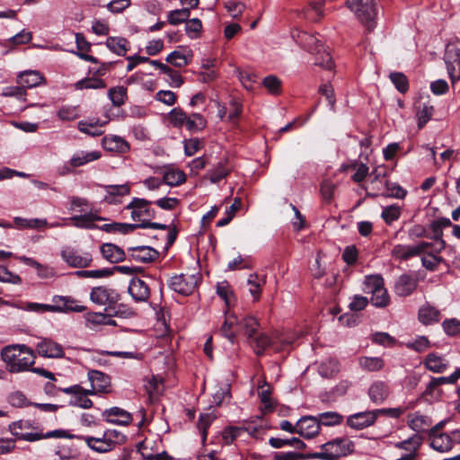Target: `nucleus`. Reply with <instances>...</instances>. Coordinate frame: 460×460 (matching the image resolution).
Masks as SVG:
<instances>
[{
  "label": "nucleus",
  "instance_id": "44",
  "mask_svg": "<svg viewBox=\"0 0 460 460\" xmlns=\"http://www.w3.org/2000/svg\"><path fill=\"white\" fill-rule=\"evenodd\" d=\"M13 224L19 229H34L45 226L47 225V221L45 219H27L20 217H15L13 218Z\"/></svg>",
  "mask_w": 460,
  "mask_h": 460
},
{
  "label": "nucleus",
  "instance_id": "22",
  "mask_svg": "<svg viewBox=\"0 0 460 460\" xmlns=\"http://www.w3.org/2000/svg\"><path fill=\"white\" fill-rule=\"evenodd\" d=\"M102 147L109 152L125 154L129 151V144L118 136H106L102 141Z\"/></svg>",
  "mask_w": 460,
  "mask_h": 460
},
{
  "label": "nucleus",
  "instance_id": "23",
  "mask_svg": "<svg viewBox=\"0 0 460 460\" xmlns=\"http://www.w3.org/2000/svg\"><path fill=\"white\" fill-rule=\"evenodd\" d=\"M107 422L119 425H128L132 421V416L128 411L119 407L105 410L102 413Z\"/></svg>",
  "mask_w": 460,
  "mask_h": 460
},
{
  "label": "nucleus",
  "instance_id": "54",
  "mask_svg": "<svg viewBox=\"0 0 460 460\" xmlns=\"http://www.w3.org/2000/svg\"><path fill=\"white\" fill-rule=\"evenodd\" d=\"M364 291L374 294L377 289L384 287V279L380 275L367 276L364 281Z\"/></svg>",
  "mask_w": 460,
  "mask_h": 460
},
{
  "label": "nucleus",
  "instance_id": "7",
  "mask_svg": "<svg viewBox=\"0 0 460 460\" xmlns=\"http://www.w3.org/2000/svg\"><path fill=\"white\" fill-rule=\"evenodd\" d=\"M202 277L199 273L195 274H176L171 277L168 281V287L174 292L182 295L190 296L198 286L201 283Z\"/></svg>",
  "mask_w": 460,
  "mask_h": 460
},
{
  "label": "nucleus",
  "instance_id": "37",
  "mask_svg": "<svg viewBox=\"0 0 460 460\" xmlns=\"http://www.w3.org/2000/svg\"><path fill=\"white\" fill-rule=\"evenodd\" d=\"M417 109V119H418V128H422L428 121L431 119L434 114V107L430 105L429 102L419 103L416 106Z\"/></svg>",
  "mask_w": 460,
  "mask_h": 460
},
{
  "label": "nucleus",
  "instance_id": "57",
  "mask_svg": "<svg viewBox=\"0 0 460 460\" xmlns=\"http://www.w3.org/2000/svg\"><path fill=\"white\" fill-rule=\"evenodd\" d=\"M422 438L419 435H414L408 439L398 442L395 447L400 449H404L417 453V450L421 445Z\"/></svg>",
  "mask_w": 460,
  "mask_h": 460
},
{
  "label": "nucleus",
  "instance_id": "34",
  "mask_svg": "<svg viewBox=\"0 0 460 460\" xmlns=\"http://www.w3.org/2000/svg\"><path fill=\"white\" fill-rule=\"evenodd\" d=\"M43 76L37 71H24L19 75L18 83L24 88H33L40 85Z\"/></svg>",
  "mask_w": 460,
  "mask_h": 460
},
{
  "label": "nucleus",
  "instance_id": "19",
  "mask_svg": "<svg viewBox=\"0 0 460 460\" xmlns=\"http://www.w3.org/2000/svg\"><path fill=\"white\" fill-rule=\"evenodd\" d=\"M38 353L44 358H63L64 350L60 344L45 339L37 345Z\"/></svg>",
  "mask_w": 460,
  "mask_h": 460
},
{
  "label": "nucleus",
  "instance_id": "46",
  "mask_svg": "<svg viewBox=\"0 0 460 460\" xmlns=\"http://www.w3.org/2000/svg\"><path fill=\"white\" fill-rule=\"evenodd\" d=\"M425 366L428 369L435 373H442L447 368L443 358L435 353H429L425 359Z\"/></svg>",
  "mask_w": 460,
  "mask_h": 460
},
{
  "label": "nucleus",
  "instance_id": "62",
  "mask_svg": "<svg viewBox=\"0 0 460 460\" xmlns=\"http://www.w3.org/2000/svg\"><path fill=\"white\" fill-rule=\"evenodd\" d=\"M165 61L167 63H170L172 66H174L176 67H180V68L184 67L189 64V60H188L187 57L183 53H181L178 50H174V51L171 52L166 57Z\"/></svg>",
  "mask_w": 460,
  "mask_h": 460
},
{
  "label": "nucleus",
  "instance_id": "60",
  "mask_svg": "<svg viewBox=\"0 0 460 460\" xmlns=\"http://www.w3.org/2000/svg\"><path fill=\"white\" fill-rule=\"evenodd\" d=\"M371 303L376 307H385L389 304V295L385 286L372 294Z\"/></svg>",
  "mask_w": 460,
  "mask_h": 460
},
{
  "label": "nucleus",
  "instance_id": "43",
  "mask_svg": "<svg viewBox=\"0 0 460 460\" xmlns=\"http://www.w3.org/2000/svg\"><path fill=\"white\" fill-rule=\"evenodd\" d=\"M106 87V83L104 80L98 78L93 75V77H86L82 80H79L75 83V88L76 90L83 89H103Z\"/></svg>",
  "mask_w": 460,
  "mask_h": 460
},
{
  "label": "nucleus",
  "instance_id": "28",
  "mask_svg": "<svg viewBox=\"0 0 460 460\" xmlns=\"http://www.w3.org/2000/svg\"><path fill=\"white\" fill-rule=\"evenodd\" d=\"M228 159L219 161L214 168L208 171V177L212 183H218L226 179L231 172V168L227 166Z\"/></svg>",
  "mask_w": 460,
  "mask_h": 460
},
{
  "label": "nucleus",
  "instance_id": "47",
  "mask_svg": "<svg viewBox=\"0 0 460 460\" xmlns=\"http://www.w3.org/2000/svg\"><path fill=\"white\" fill-rule=\"evenodd\" d=\"M190 11L189 8L176 9L168 13L167 21L172 25H178L186 22L190 18Z\"/></svg>",
  "mask_w": 460,
  "mask_h": 460
},
{
  "label": "nucleus",
  "instance_id": "35",
  "mask_svg": "<svg viewBox=\"0 0 460 460\" xmlns=\"http://www.w3.org/2000/svg\"><path fill=\"white\" fill-rule=\"evenodd\" d=\"M107 122H101L99 119H96L94 121H85V120H80L78 122V130L85 133L92 137H97L103 134V130L102 128L106 124Z\"/></svg>",
  "mask_w": 460,
  "mask_h": 460
},
{
  "label": "nucleus",
  "instance_id": "27",
  "mask_svg": "<svg viewBox=\"0 0 460 460\" xmlns=\"http://www.w3.org/2000/svg\"><path fill=\"white\" fill-rule=\"evenodd\" d=\"M103 188L107 193L104 199L110 204L119 203V200L117 199V197L128 195L131 190L129 183L120 185H105Z\"/></svg>",
  "mask_w": 460,
  "mask_h": 460
},
{
  "label": "nucleus",
  "instance_id": "42",
  "mask_svg": "<svg viewBox=\"0 0 460 460\" xmlns=\"http://www.w3.org/2000/svg\"><path fill=\"white\" fill-rule=\"evenodd\" d=\"M163 181L169 186H179L186 181V175L181 170H168L164 173Z\"/></svg>",
  "mask_w": 460,
  "mask_h": 460
},
{
  "label": "nucleus",
  "instance_id": "5",
  "mask_svg": "<svg viewBox=\"0 0 460 460\" xmlns=\"http://www.w3.org/2000/svg\"><path fill=\"white\" fill-rule=\"evenodd\" d=\"M75 301L69 296H54L52 298V305L47 304H40L33 302H27L23 307L26 311L35 312V313H45V312H84L85 310V306L84 305H75L73 306Z\"/></svg>",
  "mask_w": 460,
  "mask_h": 460
},
{
  "label": "nucleus",
  "instance_id": "59",
  "mask_svg": "<svg viewBox=\"0 0 460 460\" xmlns=\"http://www.w3.org/2000/svg\"><path fill=\"white\" fill-rule=\"evenodd\" d=\"M314 65L319 66L324 69L332 70L334 67L333 60L329 52L326 51L325 48L322 49L320 54H315Z\"/></svg>",
  "mask_w": 460,
  "mask_h": 460
},
{
  "label": "nucleus",
  "instance_id": "8",
  "mask_svg": "<svg viewBox=\"0 0 460 460\" xmlns=\"http://www.w3.org/2000/svg\"><path fill=\"white\" fill-rule=\"evenodd\" d=\"M90 298L97 305H107L106 310L109 311L113 305L119 302L121 296L116 289L106 286H100L93 288Z\"/></svg>",
  "mask_w": 460,
  "mask_h": 460
},
{
  "label": "nucleus",
  "instance_id": "39",
  "mask_svg": "<svg viewBox=\"0 0 460 460\" xmlns=\"http://www.w3.org/2000/svg\"><path fill=\"white\" fill-rule=\"evenodd\" d=\"M320 426L334 427L343 422L344 417L337 411H325L317 415Z\"/></svg>",
  "mask_w": 460,
  "mask_h": 460
},
{
  "label": "nucleus",
  "instance_id": "9",
  "mask_svg": "<svg viewBox=\"0 0 460 460\" xmlns=\"http://www.w3.org/2000/svg\"><path fill=\"white\" fill-rule=\"evenodd\" d=\"M153 201L142 198H133L125 207V209L131 210V218L134 221L142 222L141 218L146 217L149 219L155 217V209L151 208Z\"/></svg>",
  "mask_w": 460,
  "mask_h": 460
},
{
  "label": "nucleus",
  "instance_id": "21",
  "mask_svg": "<svg viewBox=\"0 0 460 460\" xmlns=\"http://www.w3.org/2000/svg\"><path fill=\"white\" fill-rule=\"evenodd\" d=\"M100 251L102 257L111 263H119L126 260L124 250L112 243L102 244Z\"/></svg>",
  "mask_w": 460,
  "mask_h": 460
},
{
  "label": "nucleus",
  "instance_id": "56",
  "mask_svg": "<svg viewBox=\"0 0 460 460\" xmlns=\"http://www.w3.org/2000/svg\"><path fill=\"white\" fill-rule=\"evenodd\" d=\"M187 116V113L181 108L177 107L169 112L168 119L174 128H180L184 125Z\"/></svg>",
  "mask_w": 460,
  "mask_h": 460
},
{
  "label": "nucleus",
  "instance_id": "24",
  "mask_svg": "<svg viewBox=\"0 0 460 460\" xmlns=\"http://www.w3.org/2000/svg\"><path fill=\"white\" fill-rule=\"evenodd\" d=\"M297 41L303 49L311 54H320L323 49L321 40L315 35L307 32L298 33Z\"/></svg>",
  "mask_w": 460,
  "mask_h": 460
},
{
  "label": "nucleus",
  "instance_id": "18",
  "mask_svg": "<svg viewBox=\"0 0 460 460\" xmlns=\"http://www.w3.org/2000/svg\"><path fill=\"white\" fill-rule=\"evenodd\" d=\"M390 389L384 381H376L368 388V396L370 401L376 404H382L389 396Z\"/></svg>",
  "mask_w": 460,
  "mask_h": 460
},
{
  "label": "nucleus",
  "instance_id": "38",
  "mask_svg": "<svg viewBox=\"0 0 460 460\" xmlns=\"http://www.w3.org/2000/svg\"><path fill=\"white\" fill-rule=\"evenodd\" d=\"M19 259L21 261L24 262L26 265L34 267L37 270L38 276L41 279H49L55 275L54 270L52 268L44 266L32 258L22 256Z\"/></svg>",
  "mask_w": 460,
  "mask_h": 460
},
{
  "label": "nucleus",
  "instance_id": "13",
  "mask_svg": "<svg viewBox=\"0 0 460 460\" xmlns=\"http://www.w3.org/2000/svg\"><path fill=\"white\" fill-rule=\"evenodd\" d=\"M128 251L131 252L132 260L142 263L154 262L159 257L157 250L147 245L129 246Z\"/></svg>",
  "mask_w": 460,
  "mask_h": 460
},
{
  "label": "nucleus",
  "instance_id": "49",
  "mask_svg": "<svg viewBox=\"0 0 460 460\" xmlns=\"http://www.w3.org/2000/svg\"><path fill=\"white\" fill-rule=\"evenodd\" d=\"M340 370L339 362L336 359H329L322 362L319 367V374L324 378L333 377Z\"/></svg>",
  "mask_w": 460,
  "mask_h": 460
},
{
  "label": "nucleus",
  "instance_id": "26",
  "mask_svg": "<svg viewBox=\"0 0 460 460\" xmlns=\"http://www.w3.org/2000/svg\"><path fill=\"white\" fill-rule=\"evenodd\" d=\"M440 316L439 310L428 303L421 305L418 312L419 321L425 325L439 322Z\"/></svg>",
  "mask_w": 460,
  "mask_h": 460
},
{
  "label": "nucleus",
  "instance_id": "1",
  "mask_svg": "<svg viewBox=\"0 0 460 460\" xmlns=\"http://www.w3.org/2000/svg\"><path fill=\"white\" fill-rule=\"evenodd\" d=\"M452 226L450 219L441 217L431 222L433 243L421 241L416 245L396 244L394 246L391 254L395 260L408 261L412 257L427 253L428 257H422L421 262L427 270H436L439 263V259L434 253H439L446 246L442 239L443 229Z\"/></svg>",
  "mask_w": 460,
  "mask_h": 460
},
{
  "label": "nucleus",
  "instance_id": "33",
  "mask_svg": "<svg viewBox=\"0 0 460 460\" xmlns=\"http://www.w3.org/2000/svg\"><path fill=\"white\" fill-rule=\"evenodd\" d=\"M430 424V419L419 412L408 416V425L414 431L425 432L429 429Z\"/></svg>",
  "mask_w": 460,
  "mask_h": 460
},
{
  "label": "nucleus",
  "instance_id": "25",
  "mask_svg": "<svg viewBox=\"0 0 460 460\" xmlns=\"http://www.w3.org/2000/svg\"><path fill=\"white\" fill-rule=\"evenodd\" d=\"M70 220L77 228L97 229L98 226L95 224V221H102L104 218L90 212L84 215L73 216Z\"/></svg>",
  "mask_w": 460,
  "mask_h": 460
},
{
  "label": "nucleus",
  "instance_id": "51",
  "mask_svg": "<svg viewBox=\"0 0 460 460\" xmlns=\"http://www.w3.org/2000/svg\"><path fill=\"white\" fill-rule=\"evenodd\" d=\"M432 234L431 224L429 229L421 225H414L408 230V237L412 241L423 237L432 239Z\"/></svg>",
  "mask_w": 460,
  "mask_h": 460
},
{
  "label": "nucleus",
  "instance_id": "20",
  "mask_svg": "<svg viewBox=\"0 0 460 460\" xmlns=\"http://www.w3.org/2000/svg\"><path fill=\"white\" fill-rule=\"evenodd\" d=\"M438 430V426H436L430 430L431 447L438 452L450 450L454 445L452 438L446 433L437 434Z\"/></svg>",
  "mask_w": 460,
  "mask_h": 460
},
{
  "label": "nucleus",
  "instance_id": "53",
  "mask_svg": "<svg viewBox=\"0 0 460 460\" xmlns=\"http://www.w3.org/2000/svg\"><path fill=\"white\" fill-rule=\"evenodd\" d=\"M84 441L90 448L98 453H106L112 449V444L101 441V438L87 436L84 437Z\"/></svg>",
  "mask_w": 460,
  "mask_h": 460
},
{
  "label": "nucleus",
  "instance_id": "45",
  "mask_svg": "<svg viewBox=\"0 0 460 460\" xmlns=\"http://www.w3.org/2000/svg\"><path fill=\"white\" fill-rule=\"evenodd\" d=\"M389 79L396 88V90L404 94L409 90V80L407 76L402 72H392L389 75Z\"/></svg>",
  "mask_w": 460,
  "mask_h": 460
},
{
  "label": "nucleus",
  "instance_id": "64",
  "mask_svg": "<svg viewBox=\"0 0 460 460\" xmlns=\"http://www.w3.org/2000/svg\"><path fill=\"white\" fill-rule=\"evenodd\" d=\"M202 29V22L199 19L194 18L186 22L185 31L191 39L199 37Z\"/></svg>",
  "mask_w": 460,
  "mask_h": 460
},
{
  "label": "nucleus",
  "instance_id": "14",
  "mask_svg": "<svg viewBox=\"0 0 460 460\" xmlns=\"http://www.w3.org/2000/svg\"><path fill=\"white\" fill-rule=\"evenodd\" d=\"M128 292L137 303L146 302L150 296V288L148 285L144 280L137 277L131 279L128 288Z\"/></svg>",
  "mask_w": 460,
  "mask_h": 460
},
{
  "label": "nucleus",
  "instance_id": "17",
  "mask_svg": "<svg viewBox=\"0 0 460 460\" xmlns=\"http://www.w3.org/2000/svg\"><path fill=\"white\" fill-rule=\"evenodd\" d=\"M418 279L410 274H402L395 282L394 290L400 296H410L417 288Z\"/></svg>",
  "mask_w": 460,
  "mask_h": 460
},
{
  "label": "nucleus",
  "instance_id": "16",
  "mask_svg": "<svg viewBox=\"0 0 460 460\" xmlns=\"http://www.w3.org/2000/svg\"><path fill=\"white\" fill-rule=\"evenodd\" d=\"M88 379L93 387L97 389L100 394H109L111 392V376L99 370H89Z\"/></svg>",
  "mask_w": 460,
  "mask_h": 460
},
{
  "label": "nucleus",
  "instance_id": "4",
  "mask_svg": "<svg viewBox=\"0 0 460 460\" xmlns=\"http://www.w3.org/2000/svg\"><path fill=\"white\" fill-rule=\"evenodd\" d=\"M320 452H308V458L339 460L355 451V443L346 437L331 439L320 446Z\"/></svg>",
  "mask_w": 460,
  "mask_h": 460
},
{
  "label": "nucleus",
  "instance_id": "15",
  "mask_svg": "<svg viewBox=\"0 0 460 460\" xmlns=\"http://www.w3.org/2000/svg\"><path fill=\"white\" fill-rule=\"evenodd\" d=\"M61 255L64 261L74 268H87L93 261L92 254L89 252L79 254L74 250H64Z\"/></svg>",
  "mask_w": 460,
  "mask_h": 460
},
{
  "label": "nucleus",
  "instance_id": "48",
  "mask_svg": "<svg viewBox=\"0 0 460 460\" xmlns=\"http://www.w3.org/2000/svg\"><path fill=\"white\" fill-rule=\"evenodd\" d=\"M109 311L111 312L109 314L110 316H117L121 318H130L135 315L134 309L129 306L127 304L124 303H119L113 305Z\"/></svg>",
  "mask_w": 460,
  "mask_h": 460
},
{
  "label": "nucleus",
  "instance_id": "31",
  "mask_svg": "<svg viewBox=\"0 0 460 460\" xmlns=\"http://www.w3.org/2000/svg\"><path fill=\"white\" fill-rule=\"evenodd\" d=\"M97 229H100L109 234H128L134 232L137 229V224L111 222L109 224H104L101 226H98Z\"/></svg>",
  "mask_w": 460,
  "mask_h": 460
},
{
  "label": "nucleus",
  "instance_id": "11",
  "mask_svg": "<svg viewBox=\"0 0 460 460\" xmlns=\"http://www.w3.org/2000/svg\"><path fill=\"white\" fill-rule=\"evenodd\" d=\"M377 420L376 410L356 412L347 417L346 425L355 430L373 426Z\"/></svg>",
  "mask_w": 460,
  "mask_h": 460
},
{
  "label": "nucleus",
  "instance_id": "36",
  "mask_svg": "<svg viewBox=\"0 0 460 460\" xmlns=\"http://www.w3.org/2000/svg\"><path fill=\"white\" fill-rule=\"evenodd\" d=\"M183 126H185L189 131L196 133L206 128L207 120L200 113L193 112L187 116Z\"/></svg>",
  "mask_w": 460,
  "mask_h": 460
},
{
  "label": "nucleus",
  "instance_id": "12",
  "mask_svg": "<svg viewBox=\"0 0 460 460\" xmlns=\"http://www.w3.org/2000/svg\"><path fill=\"white\" fill-rule=\"evenodd\" d=\"M298 435L305 439L316 437L321 430L317 416L306 415L297 420Z\"/></svg>",
  "mask_w": 460,
  "mask_h": 460
},
{
  "label": "nucleus",
  "instance_id": "30",
  "mask_svg": "<svg viewBox=\"0 0 460 460\" xmlns=\"http://www.w3.org/2000/svg\"><path fill=\"white\" fill-rule=\"evenodd\" d=\"M75 43L79 50L76 54L81 59L93 64L99 63L97 58L88 55L86 53L91 50V43L85 39V37L82 33L75 34Z\"/></svg>",
  "mask_w": 460,
  "mask_h": 460
},
{
  "label": "nucleus",
  "instance_id": "50",
  "mask_svg": "<svg viewBox=\"0 0 460 460\" xmlns=\"http://www.w3.org/2000/svg\"><path fill=\"white\" fill-rule=\"evenodd\" d=\"M217 294L225 301L226 306L229 308L232 305V298H234V295L226 280L217 283Z\"/></svg>",
  "mask_w": 460,
  "mask_h": 460
},
{
  "label": "nucleus",
  "instance_id": "55",
  "mask_svg": "<svg viewBox=\"0 0 460 460\" xmlns=\"http://www.w3.org/2000/svg\"><path fill=\"white\" fill-rule=\"evenodd\" d=\"M58 117L64 121H71L80 117L78 106H63L58 111Z\"/></svg>",
  "mask_w": 460,
  "mask_h": 460
},
{
  "label": "nucleus",
  "instance_id": "29",
  "mask_svg": "<svg viewBox=\"0 0 460 460\" xmlns=\"http://www.w3.org/2000/svg\"><path fill=\"white\" fill-rule=\"evenodd\" d=\"M105 45L111 52L121 57H125L129 49V41L123 37L110 36L107 38Z\"/></svg>",
  "mask_w": 460,
  "mask_h": 460
},
{
  "label": "nucleus",
  "instance_id": "32",
  "mask_svg": "<svg viewBox=\"0 0 460 460\" xmlns=\"http://www.w3.org/2000/svg\"><path fill=\"white\" fill-rule=\"evenodd\" d=\"M101 152L99 151H92V152H84L79 151L75 153L73 157L69 161V164L73 168L83 166L88 163L98 160L101 157Z\"/></svg>",
  "mask_w": 460,
  "mask_h": 460
},
{
  "label": "nucleus",
  "instance_id": "61",
  "mask_svg": "<svg viewBox=\"0 0 460 460\" xmlns=\"http://www.w3.org/2000/svg\"><path fill=\"white\" fill-rule=\"evenodd\" d=\"M361 367L368 371L380 370L384 366V361L380 358L363 357L359 359Z\"/></svg>",
  "mask_w": 460,
  "mask_h": 460
},
{
  "label": "nucleus",
  "instance_id": "10",
  "mask_svg": "<svg viewBox=\"0 0 460 460\" xmlns=\"http://www.w3.org/2000/svg\"><path fill=\"white\" fill-rule=\"evenodd\" d=\"M445 61L453 86L460 79V49L455 44H447L446 48Z\"/></svg>",
  "mask_w": 460,
  "mask_h": 460
},
{
  "label": "nucleus",
  "instance_id": "58",
  "mask_svg": "<svg viewBox=\"0 0 460 460\" xmlns=\"http://www.w3.org/2000/svg\"><path fill=\"white\" fill-rule=\"evenodd\" d=\"M244 431V427H227L222 432V438L226 445H231Z\"/></svg>",
  "mask_w": 460,
  "mask_h": 460
},
{
  "label": "nucleus",
  "instance_id": "63",
  "mask_svg": "<svg viewBox=\"0 0 460 460\" xmlns=\"http://www.w3.org/2000/svg\"><path fill=\"white\" fill-rule=\"evenodd\" d=\"M385 189H386V196L387 197H392V198H395V199H403L406 194H407V190H404L402 187H401L398 183L396 182H391L389 181H385Z\"/></svg>",
  "mask_w": 460,
  "mask_h": 460
},
{
  "label": "nucleus",
  "instance_id": "52",
  "mask_svg": "<svg viewBox=\"0 0 460 460\" xmlns=\"http://www.w3.org/2000/svg\"><path fill=\"white\" fill-rule=\"evenodd\" d=\"M262 84L269 93L273 95H279L281 93L282 82L274 75H270L264 77Z\"/></svg>",
  "mask_w": 460,
  "mask_h": 460
},
{
  "label": "nucleus",
  "instance_id": "40",
  "mask_svg": "<svg viewBox=\"0 0 460 460\" xmlns=\"http://www.w3.org/2000/svg\"><path fill=\"white\" fill-rule=\"evenodd\" d=\"M460 378V367H456L452 375L449 376H442V377H432L430 382L428 384L427 388L424 394H430L431 391L437 386L442 384H454Z\"/></svg>",
  "mask_w": 460,
  "mask_h": 460
},
{
  "label": "nucleus",
  "instance_id": "2",
  "mask_svg": "<svg viewBox=\"0 0 460 460\" xmlns=\"http://www.w3.org/2000/svg\"><path fill=\"white\" fill-rule=\"evenodd\" d=\"M236 326L243 331L257 356H262L268 348L274 347L273 340L266 333L261 332L256 335L260 323L255 317L246 316L238 321L235 314H228L226 311V319L219 330L220 334L231 343H234Z\"/></svg>",
  "mask_w": 460,
  "mask_h": 460
},
{
  "label": "nucleus",
  "instance_id": "41",
  "mask_svg": "<svg viewBox=\"0 0 460 460\" xmlns=\"http://www.w3.org/2000/svg\"><path fill=\"white\" fill-rule=\"evenodd\" d=\"M108 97L113 106L120 107L125 104L128 100V90L124 86L111 87L108 91Z\"/></svg>",
  "mask_w": 460,
  "mask_h": 460
},
{
  "label": "nucleus",
  "instance_id": "6",
  "mask_svg": "<svg viewBox=\"0 0 460 460\" xmlns=\"http://www.w3.org/2000/svg\"><path fill=\"white\" fill-rule=\"evenodd\" d=\"M346 5L368 31H373L377 15L375 0H346Z\"/></svg>",
  "mask_w": 460,
  "mask_h": 460
},
{
  "label": "nucleus",
  "instance_id": "3",
  "mask_svg": "<svg viewBox=\"0 0 460 460\" xmlns=\"http://www.w3.org/2000/svg\"><path fill=\"white\" fill-rule=\"evenodd\" d=\"M2 359L6 363L10 373L28 371L33 366L35 354L24 344H14L4 347L1 351Z\"/></svg>",
  "mask_w": 460,
  "mask_h": 460
}]
</instances>
